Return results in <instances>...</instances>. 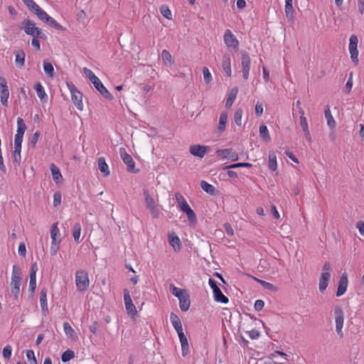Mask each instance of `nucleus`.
Here are the masks:
<instances>
[{
	"instance_id": "nucleus-1",
	"label": "nucleus",
	"mask_w": 364,
	"mask_h": 364,
	"mask_svg": "<svg viewBox=\"0 0 364 364\" xmlns=\"http://www.w3.org/2000/svg\"><path fill=\"white\" fill-rule=\"evenodd\" d=\"M75 284L77 291H85L90 285L88 274L85 270H77L75 272Z\"/></svg>"
},
{
	"instance_id": "nucleus-2",
	"label": "nucleus",
	"mask_w": 364,
	"mask_h": 364,
	"mask_svg": "<svg viewBox=\"0 0 364 364\" xmlns=\"http://www.w3.org/2000/svg\"><path fill=\"white\" fill-rule=\"evenodd\" d=\"M122 160L127 166V171L130 173H138L139 170L135 168V162L131 155L127 153L124 148L119 149Z\"/></svg>"
},
{
	"instance_id": "nucleus-3",
	"label": "nucleus",
	"mask_w": 364,
	"mask_h": 364,
	"mask_svg": "<svg viewBox=\"0 0 364 364\" xmlns=\"http://www.w3.org/2000/svg\"><path fill=\"white\" fill-rule=\"evenodd\" d=\"M26 130V126L21 117L17 119V131L14 138V146H21L23 141V137L25 131Z\"/></svg>"
},
{
	"instance_id": "nucleus-4",
	"label": "nucleus",
	"mask_w": 364,
	"mask_h": 364,
	"mask_svg": "<svg viewBox=\"0 0 364 364\" xmlns=\"http://www.w3.org/2000/svg\"><path fill=\"white\" fill-rule=\"evenodd\" d=\"M335 314V321H336V330L338 335L341 338L343 336L342 328L343 326V311L340 306H336L334 309Z\"/></svg>"
},
{
	"instance_id": "nucleus-5",
	"label": "nucleus",
	"mask_w": 364,
	"mask_h": 364,
	"mask_svg": "<svg viewBox=\"0 0 364 364\" xmlns=\"http://www.w3.org/2000/svg\"><path fill=\"white\" fill-rule=\"evenodd\" d=\"M223 40L225 46L237 50L239 47V41L230 30H226L224 33Z\"/></svg>"
},
{
	"instance_id": "nucleus-6",
	"label": "nucleus",
	"mask_w": 364,
	"mask_h": 364,
	"mask_svg": "<svg viewBox=\"0 0 364 364\" xmlns=\"http://www.w3.org/2000/svg\"><path fill=\"white\" fill-rule=\"evenodd\" d=\"M358 39L356 36L353 35L350 38L349 43V52L350 54V58L353 63L357 64L358 63Z\"/></svg>"
},
{
	"instance_id": "nucleus-7",
	"label": "nucleus",
	"mask_w": 364,
	"mask_h": 364,
	"mask_svg": "<svg viewBox=\"0 0 364 364\" xmlns=\"http://www.w3.org/2000/svg\"><path fill=\"white\" fill-rule=\"evenodd\" d=\"M123 293L124 301L127 314L130 316H135L137 311L131 299L129 291L127 289H124Z\"/></svg>"
},
{
	"instance_id": "nucleus-8",
	"label": "nucleus",
	"mask_w": 364,
	"mask_h": 364,
	"mask_svg": "<svg viewBox=\"0 0 364 364\" xmlns=\"http://www.w3.org/2000/svg\"><path fill=\"white\" fill-rule=\"evenodd\" d=\"M210 147L208 146H203L200 144L191 145L189 149V152L195 156L203 158L205 154L209 151Z\"/></svg>"
},
{
	"instance_id": "nucleus-9",
	"label": "nucleus",
	"mask_w": 364,
	"mask_h": 364,
	"mask_svg": "<svg viewBox=\"0 0 364 364\" xmlns=\"http://www.w3.org/2000/svg\"><path fill=\"white\" fill-rule=\"evenodd\" d=\"M71 98H72V100L73 102V103L75 104V107H77V109L79 110H82L83 109V104H82V93L78 91L76 88L73 87L72 90H71Z\"/></svg>"
},
{
	"instance_id": "nucleus-10",
	"label": "nucleus",
	"mask_w": 364,
	"mask_h": 364,
	"mask_svg": "<svg viewBox=\"0 0 364 364\" xmlns=\"http://www.w3.org/2000/svg\"><path fill=\"white\" fill-rule=\"evenodd\" d=\"M348 275L347 273L344 272L340 277L338 282V286L336 291V296H342L346 291L348 287Z\"/></svg>"
},
{
	"instance_id": "nucleus-11",
	"label": "nucleus",
	"mask_w": 364,
	"mask_h": 364,
	"mask_svg": "<svg viewBox=\"0 0 364 364\" xmlns=\"http://www.w3.org/2000/svg\"><path fill=\"white\" fill-rule=\"evenodd\" d=\"M216 154L219 156H222L225 159H231L232 161H235L238 159V154L235 151H232V149H219L216 151Z\"/></svg>"
},
{
	"instance_id": "nucleus-12",
	"label": "nucleus",
	"mask_w": 364,
	"mask_h": 364,
	"mask_svg": "<svg viewBox=\"0 0 364 364\" xmlns=\"http://www.w3.org/2000/svg\"><path fill=\"white\" fill-rule=\"evenodd\" d=\"M47 288L43 287L40 291V304L42 310V313L46 315L48 312V302H47Z\"/></svg>"
},
{
	"instance_id": "nucleus-13",
	"label": "nucleus",
	"mask_w": 364,
	"mask_h": 364,
	"mask_svg": "<svg viewBox=\"0 0 364 364\" xmlns=\"http://www.w3.org/2000/svg\"><path fill=\"white\" fill-rule=\"evenodd\" d=\"M22 25L23 26L24 32L27 35L33 36L37 28L36 23L30 19H25L22 22Z\"/></svg>"
},
{
	"instance_id": "nucleus-14",
	"label": "nucleus",
	"mask_w": 364,
	"mask_h": 364,
	"mask_svg": "<svg viewBox=\"0 0 364 364\" xmlns=\"http://www.w3.org/2000/svg\"><path fill=\"white\" fill-rule=\"evenodd\" d=\"M46 16H43V18H41V21L48 23L50 26L55 28L58 31H65V28L61 26L60 23H58L53 18L50 16L47 13L45 14Z\"/></svg>"
},
{
	"instance_id": "nucleus-15",
	"label": "nucleus",
	"mask_w": 364,
	"mask_h": 364,
	"mask_svg": "<svg viewBox=\"0 0 364 364\" xmlns=\"http://www.w3.org/2000/svg\"><path fill=\"white\" fill-rule=\"evenodd\" d=\"M331 278L330 272H322L319 279V290L321 292H323L328 285Z\"/></svg>"
},
{
	"instance_id": "nucleus-16",
	"label": "nucleus",
	"mask_w": 364,
	"mask_h": 364,
	"mask_svg": "<svg viewBox=\"0 0 364 364\" xmlns=\"http://www.w3.org/2000/svg\"><path fill=\"white\" fill-rule=\"evenodd\" d=\"M94 87L95 89L106 99L112 100L113 99L112 95L108 91V90L103 85L101 80H99Z\"/></svg>"
},
{
	"instance_id": "nucleus-17",
	"label": "nucleus",
	"mask_w": 364,
	"mask_h": 364,
	"mask_svg": "<svg viewBox=\"0 0 364 364\" xmlns=\"http://www.w3.org/2000/svg\"><path fill=\"white\" fill-rule=\"evenodd\" d=\"M222 66L225 74L230 77L232 74L231 71V59L228 54H225L223 56Z\"/></svg>"
},
{
	"instance_id": "nucleus-18",
	"label": "nucleus",
	"mask_w": 364,
	"mask_h": 364,
	"mask_svg": "<svg viewBox=\"0 0 364 364\" xmlns=\"http://www.w3.org/2000/svg\"><path fill=\"white\" fill-rule=\"evenodd\" d=\"M15 53V63L16 66L19 68H21L24 66L25 64V58H26V53L22 50H18L14 52Z\"/></svg>"
},
{
	"instance_id": "nucleus-19",
	"label": "nucleus",
	"mask_w": 364,
	"mask_h": 364,
	"mask_svg": "<svg viewBox=\"0 0 364 364\" xmlns=\"http://www.w3.org/2000/svg\"><path fill=\"white\" fill-rule=\"evenodd\" d=\"M168 242L175 252H178L181 249V241L175 232L168 234Z\"/></svg>"
},
{
	"instance_id": "nucleus-20",
	"label": "nucleus",
	"mask_w": 364,
	"mask_h": 364,
	"mask_svg": "<svg viewBox=\"0 0 364 364\" xmlns=\"http://www.w3.org/2000/svg\"><path fill=\"white\" fill-rule=\"evenodd\" d=\"M179 300V306L182 311H187L191 305L189 295L186 293L182 296L178 298Z\"/></svg>"
},
{
	"instance_id": "nucleus-21",
	"label": "nucleus",
	"mask_w": 364,
	"mask_h": 364,
	"mask_svg": "<svg viewBox=\"0 0 364 364\" xmlns=\"http://www.w3.org/2000/svg\"><path fill=\"white\" fill-rule=\"evenodd\" d=\"M50 169L53 181L56 183H61L63 178L60 169L54 164L50 165Z\"/></svg>"
},
{
	"instance_id": "nucleus-22",
	"label": "nucleus",
	"mask_w": 364,
	"mask_h": 364,
	"mask_svg": "<svg viewBox=\"0 0 364 364\" xmlns=\"http://www.w3.org/2000/svg\"><path fill=\"white\" fill-rule=\"evenodd\" d=\"M300 125L302 128L305 138L308 141L311 142V138L309 131L308 122L305 117L300 116Z\"/></svg>"
},
{
	"instance_id": "nucleus-23",
	"label": "nucleus",
	"mask_w": 364,
	"mask_h": 364,
	"mask_svg": "<svg viewBox=\"0 0 364 364\" xmlns=\"http://www.w3.org/2000/svg\"><path fill=\"white\" fill-rule=\"evenodd\" d=\"M285 14L289 21L294 20V10L292 6V0H285Z\"/></svg>"
},
{
	"instance_id": "nucleus-24",
	"label": "nucleus",
	"mask_w": 364,
	"mask_h": 364,
	"mask_svg": "<svg viewBox=\"0 0 364 364\" xmlns=\"http://www.w3.org/2000/svg\"><path fill=\"white\" fill-rule=\"evenodd\" d=\"M237 93H238V88L237 87H235L231 89V90L230 91V92L228 94V97L225 102V107L227 108H230V107H232V105L237 97Z\"/></svg>"
},
{
	"instance_id": "nucleus-25",
	"label": "nucleus",
	"mask_w": 364,
	"mask_h": 364,
	"mask_svg": "<svg viewBox=\"0 0 364 364\" xmlns=\"http://www.w3.org/2000/svg\"><path fill=\"white\" fill-rule=\"evenodd\" d=\"M325 117L327 121V124L330 129H333L336 127V123L331 114L330 108L328 106H326L324 110Z\"/></svg>"
},
{
	"instance_id": "nucleus-26",
	"label": "nucleus",
	"mask_w": 364,
	"mask_h": 364,
	"mask_svg": "<svg viewBox=\"0 0 364 364\" xmlns=\"http://www.w3.org/2000/svg\"><path fill=\"white\" fill-rule=\"evenodd\" d=\"M34 89L36 91L37 95L40 100L42 102H46L48 97L43 85L40 82H37L34 85Z\"/></svg>"
},
{
	"instance_id": "nucleus-27",
	"label": "nucleus",
	"mask_w": 364,
	"mask_h": 364,
	"mask_svg": "<svg viewBox=\"0 0 364 364\" xmlns=\"http://www.w3.org/2000/svg\"><path fill=\"white\" fill-rule=\"evenodd\" d=\"M176 200L178 204V207L182 211H184L185 210H188V208H190L189 205L186 202L185 198L180 193H175Z\"/></svg>"
},
{
	"instance_id": "nucleus-28",
	"label": "nucleus",
	"mask_w": 364,
	"mask_h": 364,
	"mask_svg": "<svg viewBox=\"0 0 364 364\" xmlns=\"http://www.w3.org/2000/svg\"><path fill=\"white\" fill-rule=\"evenodd\" d=\"M97 164H98V168L104 174V176H109L110 172L109 170L108 165L106 163L105 159L104 157L99 158Z\"/></svg>"
},
{
	"instance_id": "nucleus-29",
	"label": "nucleus",
	"mask_w": 364,
	"mask_h": 364,
	"mask_svg": "<svg viewBox=\"0 0 364 364\" xmlns=\"http://www.w3.org/2000/svg\"><path fill=\"white\" fill-rule=\"evenodd\" d=\"M228 120V113L226 112H223L219 118V124L218 126V132L221 133L223 132L225 129L226 123Z\"/></svg>"
},
{
	"instance_id": "nucleus-30",
	"label": "nucleus",
	"mask_w": 364,
	"mask_h": 364,
	"mask_svg": "<svg viewBox=\"0 0 364 364\" xmlns=\"http://www.w3.org/2000/svg\"><path fill=\"white\" fill-rule=\"evenodd\" d=\"M213 296L214 299L218 302H221L223 304H228L229 301V299L227 296H225L220 288L218 289L215 290L213 291Z\"/></svg>"
},
{
	"instance_id": "nucleus-31",
	"label": "nucleus",
	"mask_w": 364,
	"mask_h": 364,
	"mask_svg": "<svg viewBox=\"0 0 364 364\" xmlns=\"http://www.w3.org/2000/svg\"><path fill=\"white\" fill-rule=\"evenodd\" d=\"M170 320H171V324L173 325V328H175V330L176 331H179V329H183L181 320L176 314L171 313Z\"/></svg>"
},
{
	"instance_id": "nucleus-32",
	"label": "nucleus",
	"mask_w": 364,
	"mask_h": 364,
	"mask_svg": "<svg viewBox=\"0 0 364 364\" xmlns=\"http://www.w3.org/2000/svg\"><path fill=\"white\" fill-rule=\"evenodd\" d=\"M161 58L163 60V63L166 66H171L173 65V61L172 56L169 51L167 50H163L161 52Z\"/></svg>"
},
{
	"instance_id": "nucleus-33",
	"label": "nucleus",
	"mask_w": 364,
	"mask_h": 364,
	"mask_svg": "<svg viewBox=\"0 0 364 364\" xmlns=\"http://www.w3.org/2000/svg\"><path fill=\"white\" fill-rule=\"evenodd\" d=\"M50 236H51V240H52V242H58V239H60V232H59V230H58V223H53L51 226V230H50Z\"/></svg>"
},
{
	"instance_id": "nucleus-34",
	"label": "nucleus",
	"mask_w": 364,
	"mask_h": 364,
	"mask_svg": "<svg viewBox=\"0 0 364 364\" xmlns=\"http://www.w3.org/2000/svg\"><path fill=\"white\" fill-rule=\"evenodd\" d=\"M269 168L273 171L277 168V157L273 151L269 153Z\"/></svg>"
},
{
	"instance_id": "nucleus-35",
	"label": "nucleus",
	"mask_w": 364,
	"mask_h": 364,
	"mask_svg": "<svg viewBox=\"0 0 364 364\" xmlns=\"http://www.w3.org/2000/svg\"><path fill=\"white\" fill-rule=\"evenodd\" d=\"M29 10L35 14L40 20L41 18H43V16H46L45 14H46V12L43 11L36 3H35Z\"/></svg>"
},
{
	"instance_id": "nucleus-36",
	"label": "nucleus",
	"mask_w": 364,
	"mask_h": 364,
	"mask_svg": "<svg viewBox=\"0 0 364 364\" xmlns=\"http://www.w3.org/2000/svg\"><path fill=\"white\" fill-rule=\"evenodd\" d=\"M81 234V225L79 223H75L73 228V237L74 240L78 243L80 242V237Z\"/></svg>"
},
{
	"instance_id": "nucleus-37",
	"label": "nucleus",
	"mask_w": 364,
	"mask_h": 364,
	"mask_svg": "<svg viewBox=\"0 0 364 364\" xmlns=\"http://www.w3.org/2000/svg\"><path fill=\"white\" fill-rule=\"evenodd\" d=\"M259 135L266 142H269L271 141V137L267 126L262 125L259 127Z\"/></svg>"
},
{
	"instance_id": "nucleus-38",
	"label": "nucleus",
	"mask_w": 364,
	"mask_h": 364,
	"mask_svg": "<svg viewBox=\"0 0 364 364\" xmlns=\"http://www.w3.org/2000/svg\"><path fill=\"white\" fill-rule=\"evenodd\" d=\"M143 195L144 196V200L147 208L156 205L154 198L150 196L147 189L143 190Z\"/></svg>"
},
{
	"instance_id": "nucleus-39",
	"label": "nucleus",
	"mask_w": 364,
	"mask_h": 364,
	"mask_svg": "<svg viewBox=\"0 0 364 364\" xmlns=\"http://www.w3.org/2000/svg\"><path fill=\"white\" fill-rule=\"evenodd\" d=\"M200 187L205 192L210 195H213L215 191V188L213 185L205 181H200Z\"/></svg>"
},
{
	"instance_id": "nucleus-40",
	"label": "nucleus",
	"mask_w": 364,
	"mask_h": 364,
	"mask_svg": "<svg viewBox=\"0 0 364 364\" xmlns=\"http://www.w3.org/2000/svg\"><path fill=\"white\" fill-rule=\"evenodd\" d=\"M188 217V221L191 224L195 225L197 223V217L195 212L190 208L188 210L183 211Z\"/></svg>"
},
{
	"instance_id": "nucleus-41",
	"label": "nucleus",
	"mask_w": 364,
	"mask_h": 364,
	"mask_svg": "<svg viewBox=\"0 0 364 364\" xmlns=\"http://www.w3.org/2000/svg\"><path fill=\"white\" fill-rule=\"evenodd\" d=\"M9 97V88L1 89L0 91L1 102L4 107L8 106Z\"/></svg>"
},
{
	"instance_id": "nucleus-42",
	"label": "nucleus",
	"mask_w": 364,
	"mask_h": 364,
	"mask_svg": "<svg viewBox=\"0 0 364 364\" xmlns=\"http://www.w3.org/2000/svg\"><path fill=\"white\" fill-rule=\"evenodd\" d=\"M75 357V353L73 350L68 349L64 351L61 355V360L63 363L70 361Z\"/></svg>"
},
{
	"instance_id": "nucleus-43",
	"label": "nucleus",
	"mask_w": 364,
	"mask_h": 364,
	"mask_svg": "<svg viewBox=\"0 0 364 364\" xmlns=\"http://www.w3.org/2000/svg\"><path fill=\"white\" fill-rule=\"evenodd\" d=\"M255 279L259 284H260L264 289H266L267 290H270L272 291H276L277 290V287H276L274 285H273L272 284H271L269 282H267L266 281H264V280H262L259 279H256V278H255Z\"/></svg>"
},
{
	"instance_id": "nucleus-44",
	"label": "nucleus",
	"mask_w": 364,
	"mask_h": 364,
	"mask_svg": "<svg viewBox=\"0 0 364 364\" xmlns=\"http://www.w3.org/2000/svg\"><path fill=\"white\" fill-rule=\"evenodd\" d=\"M43 70L48 76L53 77L54 75V68L50 63L44 61L43 62Z\"/></svg>"
},
{
	"instance_id": "nucleus-45",
	"label": "nucleus",
	"mask_w": 364,
	"mask_h": 364,
	"mask_svg": "<svg viewBox=\"0 0 364 364\" xmlns=\"http://www.w3.org/2000/svg\"><path fill=\"white\" fill-rule=\"evenodd\" d=\"M63 330H64L65 333L68 337L73 338V336L75 335V331L68 322H65L63 323Z\"/></svg>"
},
{
	"instance_id": "nucleus-46",
	"label": "nucleus",
	"mask_w": 364,
	"mask_h": 364,
	"mask_svg": "<svg viewBox=\"0 0 364 364\" xmlns=\"http://www.w3.org/2000/svg\"><path fill=\"white\" fill-rule=\"evenodd\" d=\"M242 55V67L250 65L251 59L248 53L245 51H241Z\"/></svg>"
},
{
	"instance_id": "nucleus-47",
	"label": "nucleus",
	"mask_w": 364,
	"mask_h": 364,
	"mask_svg": "<svg viewBox=\"0 0 364 364\" xmlns=\"http://www.w3.org/2000/svg\"><path fill=\"white\" fill-rule=\"evenodd\" d=\"M180 342H181V353H182V356L185 357V356H186L188 355V351H189V346H188V339L186 338L183 341L181 340V341H180Z\"/></svg>"
},
{
	"instance_id": "nucleus-48",
	"label": "nucleus",
	"mask_w": 364,
	"mask_h": 364,
	"mask_svg": "<svg viewBox=\"0 0 364 364\" xmlns=\"http://www.w3.org/2000/svg\"><path fill=\"white\" fill-rule=\"evenodd\" d=\"M160 11L162 16L166 18L167 19L172 18L171 11L167 6L162 5L160 8Z\"/></svg>"
},
{
	"instance_id": "nucleus-49",
	"label": "nucleus",
	"mask_w": 364,
	"mask_h": 364,
	"mask_svg": "<svg viewBox=\"0 0 364 364\" xmlns=\"http://www.w3.org/2000/svg\"><path fill=\"white\" fill-rule=\"evenodd\" d=\"M21 146H14V161L18 164H20L21 161Z\"/></svg>"
},
{
	"instance_id": "nucleus-50",
	"label": "nucleus",
	"mask_w": 364,
	"mask_h": 364,
	"mask_svg": "<svg viewBox=\"0 0 364 364\" xmlns=\"http://www.w3.org/2000/svg\"><path fill=\"white\" fill-rule=\"evenodd\" d=\"M171 288L172 294L178 299L186 293L185 290L178 288L173 285H171Z\"/></svg>"
},
{
	"instance_id": "nucleus-51",
	"label": "nucleus",
	"mask_w": 364,
	"mask_h": 364,
	"mask_svg": "<svg viewBox=\"0 0 364 364\" xmlns=\"http://www.w3.org/2000/svg\"><path fill=\"white\" fill-rule=\"evenodd\" d=\"M242 109H236L234 114V120L237 125L240 126L242 124Z\"/></svg>"
},
{
	"instance_id": "nucleus-52",
	"label": "nucleus",
	"mask_w": 364,
	"mask_h": 364,
	"mask_svg": "<svg viewBox=\"0 0 364 364\" xmlns=\"http://www.w3.org/2000/svg\"><path fill=\"white\" fill-rule=\"evenodd\" d=\"M60 242H61L60 239H58V242H51L50 255L52 256L55 255L57 252L59 250Z\"/></svg>"
},
{
	"instance_id": "nucleus-53",
	"label": "nucleus",
	"mask_w": 364,
	"mask_h": 364,
	"mask_svg": "<svg viewBox=\"0 0 364 364\" xmlns=\"http://www.w3.org/2000/svg\"><path fill=\"white\" fill-rule=\"evenodd\" d=\"M11 352H12L11 346L10 345H6L3 348V351H2L3 357L6 360L10 359V358L11 356Z\"/></svg>"
},
{
	"instance_id": "nucleus-54",
	"label": "nucleus",
	"mask_w": 364,
	"mask_h": 364,
	"mask_svg": "<svg viewBox=\"0 0 364 364\" xmlns=\"http://www.w3.org/2000/svg\"><path fill=\"white\" fill-rule=\"evenodd\" d=\"M36 288V276L30 274L29 291L33 293Z\"/></svg>"
},
{
	"instance_id": "nucleus-55",
	"label": "nucleus",
	"mask_w": 364,
	"mask_h": 364,
	"mask_svg": "<svg viewBox=\"0 0 364 364\" xmlns=\"http://www.w3.org/2000/svg\"><path fill=\"white\" fill-rule=\"evenodd\" d=\"M26 357L29 360L30 364H37V360L35 357L34 351L33 350H28L26 351Z\"/></svg>"
},
{
	"instance_id": "nucleus-56",
	"label": "nucleus",
	"mask_w": 364,
	"mask_h": 364,
	"mask_svg": "<svg viewBox=\"0 0 364 364\" xmlns=\"http://www.w3.org/2000/svg\"><path fill=\"white\" fill-rule=\"evenodd\" d=\"M203 74L205 82L209 83L212 80V75L207 67L203 68Z\"/></svg>"
},
{
	"instance_id": "nucleus-57",
	"label": "nucleus",
	"mask_w": 364,
	"mask_h": 364,
	"mask_svg": "<svg viewBox=\"0 0 364 364\" xmlns=\"http://www.w3.org/2000/svg\"><path fill=\"white\" fill-rule=\"evenodd\" d=\"M252 164H250V163H246V162H243V163H236V164H232L228 166H227L226 168L230 169V168H240V167H252Z\"/></svg>"
},
{
	"instance_id": "nucleus-58",
	"label": "nucleus",
	"mask_w": 364,
	"mask_h": 364,
	"mask_svg": "<svg viewBox=\"0 0 364 364\" xmlns=\"http://www.w3.org/2000/svg\"><path fill=\"white\" fill-rule=\"evenodd\" d=\"M40 136V133L38 132H36L29 139V144L34 148L37 144Z\"/></svg>"
},
{
	"instance_id": "nucleus-59",
	"label": "nucleus",
	"mask_w": 364,
	"mask_h": 364,
	"mask_svg": "<svg viewBox=\"0 0 364 364\" xmlns=\"http://www.w3.org/2000/svg\"><path fill=\"white\" fill-rule=\"evenodd\" d=\"M353 73L350 72L349 75V78L345 85V91L347 93H349L352 89L353 87Z\"/></svg>"
},
{
	"instance_id": "nucleus-60",
	"label": "nucleus",
	"mask_w": 364,
	"mask_h": 364,
	"mask_svg": "<svg viewBox=\"0 0 364 364\" xmlns=\"http://www.w3.org/2000/svg\"><path fill=\"white\" fill-rule=\"evenodd\" d=\"M61 193L59 191L55 192L53 195V205L55 207L60 205L61 203Z\"/></svg>"
},
{
	"instance_id": "nucleus-61",
	"label": "nucleus",
	"mask_w": 364,
	"mask_h": 364,
	"mask_svg": "<svg viewBox=\"0 0 364 364\" xmlns=\"http://www.w3.org/2000/svg\"><path fill=\"white\" fill-rule=\"evenodd\" d=\"M148 209L149 210V212L151 215L153 216V218H158L159 217L160 212L156 205L148 208Z\"/></svg>"
},
{
	"instance_id": "nucleus-62",
	"label": "nucleus",
	"mask_w": 364,
	"mask_h": 364,
	"mask_svg": "<svg viewBox=\"0 0 364 364\" xmlns=\"http://www.w3.org/2000/svg\"><path fill=\"white\" fill-rule=\"evenodd\" d=\"M33 38H36L37 39L41 38L46 40L47 38V36L44 33L42 32V30L41 28L37 27L36 32L33 35Z\"/></svg>"
},
{
	"instance_id": "nucleus-63",
	"label": "nucleus",
	"mask_w": 364,
	"mask_h": 364,
	"mask_svg": "<svg viewBox=\"0 0 364 364\" xmlns=\"http://www.w3.org/2000/svg\"><path fill=\"white\" fill-rule=\"evenodd\" d=\"M21 284V277H11V286L20 287Z\"/></svg>"
},
{
	"instance_id": "nucleus-64",
	"label": "nucleus",
	"mask_w": 364,
	"mask_h": 364,
	"mask_svg": "<svg viewBox=\"0 0 364 364\" xmlns=\"http://www.w3.org/2000/svg\"><path fill=\"white\" fill-rule=\"evenodd\" d=\"M264 306V301H262L261 299H257L255 303L254 307L257 311H259L263 309Z\"/></svg>"
}]
</instances>
